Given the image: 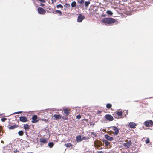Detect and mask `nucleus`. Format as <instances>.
Masks as SVG:
<instances>
[{"label": "nucleus", "mask_w": 153, "mask_h": 153, "mask_svg": "<svg viewBox=\"0 0 153 153\" xmlns=\"http://www.w3.org/2000/svg\"><path fill=\"white\" fill-rule=\"evenodd\" d=\"M77 1L78 4L82 5L84 2V0H77Z\"/></svg>", "instance_id": "obj_25"}, {"label": "nucleus", "mask_w": 153, "mask_h": 153, "mask_svg": "<svg viewBox=\"0 0 153 153\" xmlns=\"http://www.w3.org/2000/svg\"><path fill=\"white\" fill-rule=\"evenodd\" d=\"M65 5H67V6L68 7H69L70 6V4H65Z\"/></svg>", "instance_id": "obj_44"}, {"label": "nucleus", "mask_w": 153, "mask_h": 153, "mask_svg": "<svg viewBox=\"0 0 153 153\" xmlns=\"http://www.w3.org/2000/svg\"><path fill=\"white\" fill-rule=\"evenodd\" d=\"M106 13L108 15H112L113 14V13L110 10H108L106 11Z\"/></svg>", "instance_id": "obj_28"}, {"label": "nucleus", "mask_w": 153, "mask_h": 153, "mask_svg": "<svg viewBox=\"0 0 153 153\" xmlns=\"http://www.w3.org/2000/svg\"><path fill=\"white\" fill-rule=\"evenodd\" d=\"M19 120L20 121L23 122H25L28 121L27 117L25 116H21L19 117Z\"/></svg>", "instance_id": "obj_11"}, {"label": "nucleus", "mask_w": 153, "mask_h": 153, "mask_svg": "<svg viewBox=\"0 0 153 153\" xmlns=\"http://www.w3.org/2000/svg\"><path fill=\"white\" fill-rule=\"evenodd\" d=\"M76 141L77 142H79L82 141L81 136L80 135L77 136L76 137Z\"/></svg>", "instance_id": "obj_16"}, {"label": "nucleus", "mask_w": 153, "mask_h": 153, "mask_svg": "<svg viewBox=\"0 0 153 153\" xmlns=\"http://www.w3.org/2000/svg\"><path fill=\"white\" fill-rule=\"evenodd\" d=\"M94 146L96 148H100L102 145V142L99 140H96L94 142Z\"/></svg>", "instance_id": "obj_3"}, {"label": "nucleus", "mask_w": 153, "mask_h": 153, "mask_svg": "<svg viewBox=\"0 0 153 153\" xmlns=\"http://www.w3.org/2000/svg\"><path fill=\"white\" fill-rule=\"evenodd\" d=\"M90 4V2L89 1H85V7L87 8Z\"/></svg>", "instance_id": "obj_22"}, {"label": "nucleus", "mask_w": 153, "mask_h": 153, "mask_svg": "<svg viewBox=\"0 0 153 153\" xmlns=\"http://www.w3.org/2000/svg\"><path fill=\"white\" fill-rule=\"evenodd\" d=\"M47 11L48 13H54L52 8L50 7H48L47 8Z\"/></svg>", "instance_id": "obj_20"}, {"label": "nucleus", "mask_w": 153, "mask_h": 153, "mask_svg": "<svg viewBox=\"0 0 153 153\" xmlns=\"http://www.w3.org/2000/svg\"><path fill=\"white\" fill-rule=\"evenodd\" d=\"M54 120H59L62 118V116L60 114H54L53 115Z\"/></svg>", "instance_id": "obj_14"}, {"label": "nucleus", "mask_w": 153, "mask_h": 153, "mask_svg": "<svg viewBox=\"0 0 153 153\" xmlns=\"http://www.w3.org/2000/svg\"><path fill=\"white\" fill-rule=\"evenodd\" d=\"M62 117L64 120H67L68 119V115H66L65 116H63Z\"/></svg>", "instance_id": "obj_30"}, {"label": "nucleus", "mask_w": 153, "mask_h": 153, "mask_svg": "<svg viewBox=\"0 0 153 153\" xmlns=\"http://www.w3.org/2000/svg\"><path fill=\"white\" fill-rule=\"evenodd\" d=\"M115 21L116 20L114 19L111 18H103L101 21L102 22L105 24H108L114 23Z\"/></svg>", "instance_id": "obj_1"}, {"label": "nucleus", "mask_w": 153, "mask_h": 153, "mask_svg": "<svg viewBox=\"0 0 153 153\" xmlns=\"http://www.w3.org/2000/svg\"><path fill=\"white\" fill-rule=\"evenodd\" d=\"M53 145H54V144H53V143L50 142L48 143V146L51 148L53 147Z\"/></svg>", "instance_id": "obj_29"}, {"label": "nucleus", "mask_w": 153, "mask_h": 153, "mask_svg": "<svg viewBox=\"0 0 153 153\" xmlns=\"http://www.w3.org/2000/svg\"><path fill=\"white\" fill-rule=\"evenodd\" d=\"M91 134L92 135H94V136H96V134L94 132H91Z\"/></svg>", "instance_id": "obj_38"}, {"label": "nucleus", "mask_w": 153, "mask_h": 153, "mask_svg": "<svg viewBox=\"0 0 153 153\" xmlns=\"http://www.w3.org/2000/svg\"><path fill=\"white\" fill-rule=\"evenodd\" d=\"M110 128L112 130V131H113L114 135L118 134L119 133V129L116 127L115 126H111L110 127Z\"/></svg>", "instance_id": "obj_2"}, {"label": "nucleus", "mask_w": 153, "mask_h": 153, "mask_svg": "<svg viewBox=\"0 0 153 153\" xmlns=\"http://www.w3.org/2000/svg\"><path fill=\"white\" fill-rule=\"evenodd\" d=\"M73 145L71 143H67L66 144H65L64 145V146L67 147H73Z\"/></svg>", "instance_id": "obj_19"}, {"label": "nucleus", "mask_w": 153, "mask_h": 153, "mask_svg": "<svg viewBox=\"0 0 153 153\" xmlns=\"http://www.w3.org/2000/svg\"><path fill=\"white\" fill-rule=\"evenodd\" d=\"M71 7H73L76 6V3L75 1H74L71 3Z\"/></svg>", "instance_id": "obj_24"}, {"label": "nucleus", "mask_w": 153, "mask_h": 153, "mask_svg": "<svg viewBox=\"0 0 153 153\" xmlns=\"http://www.w3.org/2000/svg\"><path fill=\"white\" fill-rule=\"evenodd\" d=\"M45 5L44 4H41V6H44Z\"/></svg>", "instance_id": "obj_46"}, {"label": "nucleus", "mask_w": 153, "mask_h": 153, "mask_svg": "<svg viewBox=\"0 0 153 153\" xmlns=\"http://www.w3.org/2000/svg\"><path fill=\"white\" fill-rule=\"evenodd\" d=\"M115 114H113L114 117L115 118H121L122 117L123 112L121 111H116Z\"/></svg>", "instance_id": "obj_4"}, {"label": "nucleus", "mask_w": 153, "mask_h": 153, "mask_svg": "<svg viewBox=\"0 0 153 153\" xmlns=\"http://www.w3.org/2000/svg\"><path fill=\"white\" fill-rule=\"evenodd\" d=\"M40 142L41 143H45L46 142L47 140L45 138H42L40 139Z\"/></svg>", "instance_id": "obj_26"}, {"label": "nucleus", "mask_w": 153, "mask_h": 153, "mask_svg": "<svg viewBox=\"0 0 153 153\" xmlns=\"http://www.w3.org/2000/svg\"><path fill=\"white\" fill-rule=\"evenodd\" d=\"M105 136L106 139L108 140L111 141L113 140V137H111L108 135H106Z\"/></svg>", "instance_id": "obj_15"}, {"label": "nucleus", "mask_w": 153, "mask_h": 153, "mask_svg": "<svg viewBox=\"0 0 153 153\" xmlns=\"http://www.w3.org/2000/svg\"><path fill=\"white\" fill-rule=\"evenodd\" d=\"M103 142L105 144V146H108L110 145V143L109 142H108L107 140H104Z\"/></svg>", "instance_id": "obj_21"}, {"label": "nucleus", "mask_w": 153, "mask_h": 153, "mask_svg": "<svg viewBox=\"0 0 153 153\" xmlns=\"http://www.w3.org/2000/svg\"><path fill=\"white\" fill-rule=\"evenodd\" d=\"M129 126L131 128H136L137 125L134 122H131L129 124Z\"/></svg>", "instance_id": "obj_13"}, {"label": "nucleus", "mask_w": 153, "mask_h": 153, "mask_svg": "<svg viewBox=\"0 0 153 153\" xmlns=\"http://www.w3.org/2000/svg\"><path fill=\"white\" fill-rule=\"evenodd\" d=\"M79 6H80V7H81V5H79Z\"/></svg>", "instance_id": "obj_49"}, {"label": "nucleus", "mask_w": 153, "mask_h": 153, "mask_svg": "<svg viewBox=\"0 0 153 153\" xmlns=\"http://www.w3.org/2000/svg\"><path fill=\"white\" fill-rule=\"evenodd\" d=\"M150 142V140L148 138H147L146 139V144H148Z\"/></svg>", "instance_id": "obj_34"}, {"label": "nucleus", "mask_w": 153, "mask_h": 153, "mask_svg": "<svg viewBox=\"0 0 153 153\" xmlns=\"http://www.w3.org/2000/svg\"><path fill=\"white\" fill-rule=\"evenodd\" d=\"M84 16L81 14H80L78 16L77 18V22H81L84 19Z\"/></svg>", "instance_id": "obj_10"}, {"label": "nucleus", "mask_w": 153, "mask_h": 153, "mask_svg": "<svg viewBox=\"0 0 153 153\" xmlns=\"http://www.w3.org/2000/svg\"><path fill=\"white\" fill-rule=\"evenodd\" d=\"M18 127V125L15 124L9 127V129H13L16 128H17Z\"/></svg>", "instance_id": "obj_17"}, {"label": "nucleus", "mask_w": 153, "mask_h": 153, "mask_svg": "<svg viewBox=\"0 0 153 153\" xmlns=\"http://www.w3.org/2000/svg\"><path fill=\"white\" fill-rule=\"evenodd\" d=\"M144 124L146 127H150L153 126V122L150 120L144 122Z\"/></svg>", "instance_id": "obj_5"}, {"label": "nucleus", "mask_w": 153, "mask_h": 153, "mask_svg": "<svg viewBox=\"0 0 153 153\" xmlns=\"http://www.w3.org/2000/svg\"><path fill=\"white\" fill-rule=\"evenodd\" d=\"M101 112H102V111H98V112H97V114H100V113Z\"/></svg>", "instance_id": "obj_43"}, {"label": "nucleus", "mask_w": 153, "mask_h": 153, "mask_svg": "<svg viewBox=\"0 0 153 153\" xmlns=\"http://www.w3.org/2000/svg\"><path fill=\"white\" fill-rule=\"evenodd\" d=\"M23 128L25 130H28L30 129V126L27 124H25L24 125Z\"/></svg>", "instance_id": "obj_18"}, {"label": "nucleus", "mask_w": 153, "mask_h": 153, "mask_svg": "<svg viewBox=\"0 0 153 153\" xmlns=\"http://www.w3.org/2000/svg\"><path fill=\"white\" fill-rule=\"evenodd\" d=\"M132 142L131 141H129L128 142L123 144V146L125 147L126 148H128L130 147L131 145Z\"/></svg>", "instance_id": "obj_9"}, {"label": "nucleus", "mask_w": 153, "mask_h": 153, "mask_svg": "<svg viewBox=\"0 0 153 153\" xmlns=\"http://www.w3.org/2000/svg\"><path fill=\"white\" fill-rule=\"evenodd\" d=\"M7 119V118H2L1 119V120L3 122H4L5 121V120Z\"/></svg>", "instance_id": "obj_35"}, {"label": "nucleus", "mask_w": 153, "mask_h": 153, "mask_svg": "<svg viewBox=\"0 0 153 153\" xmlns=\"http://www.w3.org/2000/svg\"><path fill=\"white\" fill-rule=\"evenodd\" d=\"M18 135L20 136H22L24 135V132L22 130H21L18 132Z\"/></svg>", "instance_id": "obj_23"}, {"label": "nucleus", "mask_w": 153, "mask_h": 153, "mask_svg": "<svg viewBox=\"0 0 153 153\" xmlns=\"http://www.w3.org/2000/svg\"><path fill=\"white\" fill-rule=\"evenodd\" d=\"M56 7L58 8H61L62 9L63 8V6L61 4H59L56 6Z\"/></svg>", "instance_id": "obj_31"}, {"label": "nucleus", "mask_w": 153, "mask_h": 153, "mask_svg": "<svg viewBox=\"0 0 153 153\" xmlns=\"http://www.w3.org/2000/svg\"><path fill=\"white\" fill-rule=\"evenodd\" d=\"M97 149H98L100 150V149H103V148L102 147H100V148H98Z\"/></svg>", "instance_id": "obj_45"}, {"label": "nucleus", "mask_w": 153, "mask_h": 153, "mask_svg": "<svg viewBox=\"0 0 153 153\" xmlns=\"http://www.w3.org/2000/svg\"><path fill=\"white\" fill-rule=\"evenodd\" d=\"M64 114L68 115L70 113V109L68 108H64L63 109Z\"/></svg>", "instance_id": "obj_12"}, {"label": "nucleus", "mask_w": 153, "mask_h": 153, "mask_svg": "<svg viewBox=\"0 0 153 153\" xmlns=\"http://www.w3.org/2000/svg\"><path fill=\"white\" fill-rule=\"evenodd\" d=\"M89 138L88 137L85 136V137H82V140H87L88 139H89Z\"/></svg>", "instance_id": "obj_33"}, {"label": "nucleus", "mask_w": 153, "mask_h": 153, "mask_svg": "<svg viewBox=\"0 0 153 153\" xmlns=\"http://www.w3.org/2000/svg\"><path fill=\"white\" fill-rule=\"evenodd\" d=\"M22 112V111H19V112H16L15 113V114H20Z\"/></svg>", "instance_id": "obj_40"}, {"label": "nucleus", "mask_w": 153, "mask_h": 153, "mask_svg": "<svg viewBox=\"0 0 153 153\" xmlns=\"http://www.w3.org/2000/svg\"><path fill=\"white\" fill-rule=\"evenodd\" d=\"M126 113L125 114H127L128 113V111L127 110H124L123 112V113Z\"/></svg>", "instance_id": "obj_36"}, {"label": "nucleus", "mask_w": 153, "mask_h": 153, "mask_svg": "<svg viewBox=\"0 0 153 153\" xmlns=\"http://www.w3.org/2000/svg\"><path fill=\"white\" fill-rule=\"evenodd\" d=\"M37 10L38 13L39 14L44 15L46 13L45 10L43 8L41 7H38V8Z\"/></svg>", "instance_id": "obj_6"}, {"label": "nucleus", "mask_w": 153, "mask_h": 153, "mask_svg": "<svg viewBox=\"0 0 153 153\" xmlns=\"http://www.w3.org/2000/svg\"><path fill=\"white\" fill-rule=\"evenodd\" d=\"M97 153H104L102 151H97Z\"/></svg>", "instance_id": "obj_39"}, {"label": "nucleus", "mask_w": 153, "mask_h": 153, "mask_svg": "<svg viewBox=\"0 0 153 153\" xmlns=\"http://www.w3.org/2000/svg\"><path fill=\"white\" fill-rule=\"evenodd\" d=\"M106 16V15L105 14L102 15V16L105 17V16Z\"/></svg>", "instance_id": "obj_42"}, {"label": "nucleus", "mask_w": 153, "mask_h": 153, "mask_svg": "<svg viewBox=\"0 0 153 153\" xmlns=\"http://www.w3.org/2000/svg\"><path fill=\"white\" fill-rule=\"evenodd\" d=\"M55 13H58L59 14H60V16L62 15V12L60 10H57L55 11Z\"/></svg>", "instance_id": "obj_32"}, {"label": "nucleus", "mask_w": 153, "mask_h": 153, "mask_svg": "<svg viewBox=\"0 0 153 153\" xmlns=\"http://www.w3.org/2000/svg\"><path fill=\"white\" fill-rule=\"evenodd\" d=\"M106 120L109 121H111L114 120L113 117L110 114H106L105 116Z\"/></svg>", "instance_id": "obj_7"}, {"label": "nucleus", "mask_w": 153, "mask_h": 153, "mask_svg": "<svg viewBox=\"0 0 153 153\" xmlns=\"http://www.w3.org/2000/svg\"><path fill=\"white\" fill-rule=\"evenodd\" d=\"M42 120L45 121V122H47L48 121V120H47L46 119H42Z\"/></svg>", "instance_id": "obj_41"}, {"label": "nucleus", "mask_w": 153, "mask_h": 153, "mask_svg": "<svg viewBox=\"0 0 153 153\" xmlns=\"http://www.w3.org/2000/svg\"><path fill=\"white\" fill-rule=\"evenodd\" d=\"M112 105L110 103H108L106 105V107L108 109H109L112 107Z\"/></svg>", "instance_id": "obj_27"}, {"label": "nucleus", "mask_w": 153, "mask_h": 153, "mask_svg": "<svg viewBox=\"0 0 153 153\" xmlns=\"http://www.w3.org/2000/svg\"><path fill=\"white\" fill-rule=\"evenodd\" d=\"M51 1H52V3H53V0H51Z\"/></svg>", "instance_id": "obj_47"}, {"label": "nucleus", "mask_w": 153, "mask_h": 153, "mask_svg": "<svg viewBox=\"0 0 153 153\" xmlns=\"http://www.w3.org/2000/svg\"><path fill=\"white\" fill-rule=\"evenodd\" d=\"M54 1L55 2H56V0Z\"/></svg>", "instance_id": "obj_48"}, {"label": "nucleus", "mask_w": 153, "mask_h": 153, "mask_svg": "<svg viewBox=\"0 0 153 153\" xmlns=\"http://www.w3.org/2000/svg\"><path fill=\"white\" fill-rule=\"evenodd\" d=\"M37 116L36 115H34L32 118V120L31 122L32 123H35L38 122L39 120H37Z\"/></svg>", "instance_id": "obj_8"}, {"label": "nucleus", "mask_w": 153, "mask_h": 153, "mask_svg": "<svg viewBox=\"0 0 153 153\" xmlns=\"http://www.w3.org/2000/svg\"><path fill=\"white\" fill-rule=\"evenodd\" d=\"M81 116L80 115H78L76 116V118L78 119H79L81 118Z\"/></svg>", "instance_id": "obj_37"}]
</instances>
